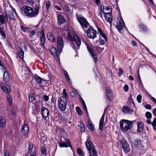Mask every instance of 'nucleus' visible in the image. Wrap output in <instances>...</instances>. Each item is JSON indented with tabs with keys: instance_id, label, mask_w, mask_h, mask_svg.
I'll return each mask as SVG.
<instances>
[{
	"instance_id": "f257e3e1",
	"label": "nucleus",
	"mask_w": 156,
	"mask_h": 156,
	"mask_svg": "<svg viewBox=\"0 0 156 156\" xmlns=\"http://www.w3.org/2000/svg\"><path fill=\"white\" fill-rule=\"evenodd\" d=\"M33 9L27 5L23 6L21 9V12L25 17L30 18L36 17L39 14L40 6L39 5H35Z\"/></svg>"
},
{
	"instance_id": "f03ea898",
	"label": "nucleus",
	"mask_w": 156,
	"mask_h": 156,
	"mask_svg": "<svg viewBox=\"0 0 156 156\" xmlns=\"http://www.w3.org/2000/svg\"><path fill=\"white\" fill-rule=\"evenodd\" d=\"M133 122L125 119L121 120L119 122L120 128L123 131H127L132 127Z\"/></svg>"
},
{
	"instance_id": "7ed1b4c3",
	"label": "nucleus",
	"mask_w": 156,
	"mask_h": 156,
	"mask_svg": "<svg viewBox=\"0 0 156 156\" xmlns=\"http://www.w3.org/2000/svg\"><path fill=\"white\" fill-rule=\"evenodd\" d=\"M85 145L86 147L89 151V156H97L98 153L93 143L90 140L86 141Z\"/></svg>"
},
{
	"instance_id": "20e7f679",
	"label": "nucleus",
	"mask_w": 156,
	"mask_h": 156,
	"mask_svg": "<svg viewBox=\"0 0 156 156\" xmlns=\"http://www.w3.org/2000/svg\"><path fill=\"white\" fill-rule=\"evenodd\" d=\"M67 100L64 97H60L58 100V106L59 109L62 111H64L66 108Z\"/></svg>"
},
{
	"instance_id": "39448f33",
	"label": "nucleus",
	"mask_w": 156,
	"mask_h": 156,
	"mask_svg": "<svg viewBox=\"0 0 156 156\" xmlns=\"http://www.w3.org/2000/svg\"><path fill=\"white\" fill-rule=\"evenodd\" d=\"M67 39L70 40L71 41H75L78 49L79 48L81 42L80 39L78 37L76 33L74 34L73 37L69 33H68V35L67 37Z\"/></svg>"
},
{
	"instance_id": "423d86ee",
	"label": "nucleus",
	"mask_w": 156,
	"mask_h": 156,
	"mask_svg": "<svg viewBox=\"0 0 156 156\" xmlns=\"http://www.w3.org/2000/svg\"><path fill=\"white\" fill-rule=\"evenodd\" d=\"M76 16L77 20L83 27L84 28H87L88 26H89V24L86 19L82 15L78 14Z\"/></svg>"
},
{
	"instance_id": "0eeeda50",
	"label": "nucleus",
	"mask_w": 156,
	"mask_h": 156,
	"mask_svg": "<svg viewBox=\"0 0 156 156\" xmlns=\"http://www.w3.org/2000/svg\"><path fill=\"white\" fill-rule=\"evenodd\" d=\"M64 47V43L62 38L58 37L57 38V47L58 51L59 53H61Z\"/></svg>"
},
{
	"instance_id": "6e6552de",
	"label": "nucleus",
	"mask_w": 156,
	"mask_h": 156,
	"mask_svg": "<svg viewBox=\"0 0 156 156\" xmlns=\"http://www.w3.org/2000/svg\"><path fill=\"white\" fill-rule=\"evenodd\" d=\"M87 34V37L90 38L94 39L97 36L96 31L92 28L88 29Z\"/></svg>"
},
{
	"instance_id": "1a4fd4ad",
	"label": "nucleus",
	"mask_w": 156,
	"mask_h": 156,
	"mask_svg": "<svg viewBox=\"0 0 156 156\" xmlns=\"http://www.w3.org/2000/svg\"><path fill=\"white\" fill-rule=\"evenodd\" d=\"M105 8L104 7L103 12L105 14V19L107 21L110 23V26L111 27L112 23V14L109 12H105Z\"/></svg>"
},
{
	"instance_id": "9d476101",
	"label": "nucleus",
	"mask_w": 156,
	"mask_h": 156,
	"mask_svg": "<svg viewBox=\"0 0 156 156\" xmlns=\"http://www.w3.org/2000/svg\"><path fill=\"white\" fill-rule=\"evenodd\" d=\"M85 44L87 46V50L91 55L94 62H97L98 58L97 57H95L96 56L95 52L94 51L92 48L91 46H88L87 43H86Z\"/></svg>"
},
{
	"instance_id": "9b49d317",
	"label": "nucleus",
	"mask_w": 156,
	"mask_h": 156,
	"mask_svg": "<svg viewBox=\"0 0 156 156\" xmlns=\"http://www.w3.org/2000/svg\"><path fill=\"white\" fill-rule=\"evenodd\" d=\"M8 21V16L6 12H3L0 15V26Z\"/></svg>"
},
{
	"instance_id": "f8f14e48",
	"label": "nucleus",
	"mask_w": 156,
	"mask_h": 156,
	"mask_svg": "<svg viewBox=\"0 0 156 156\" xmlns=\"http://www.w3.org/2000/svg\"><path fill=\"white\" fill-rule=\"evenodd\" d=\"M121 143L122 145L123 149L125 152L126 153L129 152L130 151V148L127 141L126 140H123L121 141Z\"/></svg>"
},
{
	"instance_id": "ddd939ff",
	"label": "nucleus",
	"mask_w": 156,
	"mask_h": 156,
	"mask_svg": "<svg viewBox=\"0 0 156 156\" xmlns=\"http://www.w3.org/2000/svg\"><path fill=\"white\" fill-rule=\"evenodd\" d=\"M41 111L43 118L44 119H46L47 118H48L49 111L47 108L44 107H42Z\"/></svg>"
},
{
	"instance_id": "4468645a",
	"label": "nucleus",
	"mask_w": 156,
	"mask_h": 156,
	"mask_svg": "<svg viewBox=\"0 0 156 156\" xmlns=\"http://www.w3.org/2000/svg\"><path fill=\"white\" fill-rule=\"evenodd\" d=\"M124 25V23L122 20H118L117 24L115 26L119 32L120 33L121 30L123 29Z\"/></svg>"
},
{
	"instance_id": "2eb2a0df",
	"label": "nucleus",
	"mask_w": 156,
	"mask_h": 156,
	"mask_svg": "<svg viewBox=\"0 0 156 156\" xmlns=\"http://www.w3.org/2000/svg\"><path fill=\"white\" fill-rule=\"evenodd\" d=\"M112 94L110 88L109 87H107L106 89V95L108 98L110 100H112Z\"/></svg>"
},
{
	"instance_id": "dca6fc26",
	"label": "nucleus",
	"mask_w": 156,
	"mask_h": 156,
	"mask_svg": "<svg viewBox=\"0 0 156 156\" xmlns=\"http://www.w3.org/2000/svg\"><path fill=\"white\" fill-rule=\"evenodd\" d=\"M40 34L41 44L43 46H44V42L45 41V37L44 34V30H41Z\"/></svg>"
},
{
	"instance_id": "f3484780",
	"label": "nucleus",
	"mask_w": 156,
	"mask_h": 156,
	"mask_svg": "<svg viewBox=\"0 0 156 156\" xmlns=\"http://www.w3.org/2000/svg\"><path fill=\"white\" fill-rule=\"evenodd\" d=\"M57 18L58 22V24H63L65 21V19L61 14H57Z\"/></svg>"
},
{
	"instance_id": "a211bd4d",
	"label": "nucleus",
	"mask_w": 156,
	"mask_h": 156,
	"mask_svg": "<svg viewBox=\"0 0 156 156\" xmlns=\"http://www.w3.org/2000/svg\"><path fill=\"white\" fill-rule=\"evenodd\" d=\"M29 127L28 125L27 124H25L22 127V132L24 135H25L27 133L29 132Z\"/></svg>"
},
{
	"instance_id": "6ab92c4d",
	"label": "nucleus",
	"mask_w": 156,
	"mask_h": 156,
	"mask_svg": "<svg viewBox=\"0 0 156 156\" xmlns=\"http://www.w3.org/2000/svg\"><path fill=\"white\" fill-rule=\"evenodd\" d=\"M137 131L139 133L142 132L144 129V124L142 122H138L137 123Z\"/></svg>"
},
{
	"instance_id": "aec40b11",
	"label": "nucleus",
	"mask_w": 156,
	"mask_h": 156,
	"mask_svg": "<svg viewBox=\"0 0 156 156\" xmlns=\"http://www.w3.org/2000/svg\"><path fill=\"white\" fill-rule=\"evenodd\" d=\"M1 88L3 91L6 93H9L10 92L11 89L10 86L8 85L1 87Z\"/></svg>"
},
{
	"instance_id": "412c9836",
	"label": "nucleus",
	"mask_w": 156,
	"mask_h": 156,
	"mask_svg": "<svg viewBox=\"0 0 156 156\" xmlns=\"http://www.w3.org/2000/svg\"><path fill=\"white\" fill-rule=\"evenodd\" d=\"M105 117V113H104L102 115V116L101 118L100 119V121L99 122V129L101 130H102L103 129V123Z\"/></svg>"
},
{
	"instance_id": "4be33fe9",
	"label": "nucleus",
	"mask_w": 156,
	"mask_h": 156,
	"mask_svg": "<svg viewBox=\"0 0 156 156\" xmlns=\"http://www.w3.org/2000/svg\"><path fill=\"white\" fill-rule=\"evenodd\" d=\"M10 79L8 73L6 71H4L3 74V80L4 81L7 83L9 81Z\"/></svg>"
},
{
	"instance_id": "5701e85b",
	"label": "nucleus",
	"mask_w": 156,
	"mask_h": 156,
	"mask_svg": "<svg viewBox=\"0 0 156 156\" xmlns=\"http://www.w3.org/2000/svg\"><path fill=\"white\" fill-rule=\"evenodd\" d=\"M122 112L124 113H131L133 112V110L129 108L123 106L122 107Z\"/></svg>"
},
{
	"instance_id": "b1692460",
	"label": "nucleus",
	"mask_w": 156,
	"mask_h": 156,
	"mask_svg": "<svg viewBox=\"0 0 156 156\" xmlns=\"http://www.w3.org/2000/svg\"><path fill=\"white\" fill-rule=\"evenodd\" d=\"M47 37L49 40L52 42H54L55 41V38L52 33H48L47 34Z\"/></svg>"
},
{
	"instance_id": "393cba45",
	"label": "nucleus",
	"mask_w": 156,
	"mask_h": 156,
	"mask_svg": "<svg viewBox=\"0 0 156 156\" xmlns=\"http://www.w3.org/2000/svg\"><path fill=\"white\" fill-rule=\"evenodd\" d=\"M6 121L5 119L3 117H0V127L2 128L5 125Z\"/></svg>"
},
{
	"instance_id": "a878e982",
	"label": "nucleus",
	"mask_w": 156,
	"mask_h": 156,
	"mask_svg": "<svg viewBox=\"0 0 156 156\" xmlns=\"http://www.w3.org/2000/svg\"><path fill=\"white\" fill-rule=\"evenodd\" d=\"M141 141L140 139L135 140L133 142V145L136 147H138L141 144Z\"/></svg>"
},
{
	"instance_id": "bb28decb",
	"label": "nucleus",
	"mask_w": 156,
	"mask_h": 156,
	"mask_svg": "<svg viewBox=\"0 0 156 156\" xmlns=\"http://www.w3.org/2000/svg\"><path fill=\"white\" fill-rule=\"evenodd\" d=\"M34 78L35 80L37 82L40 84L41 83L42 81L44 80L43 79L41 78L37 75H35L34 76Z\"/></svg>"
},
{
	"instance_id": "cd10ccee",
	"label": "nucleus",
	"mask_w": 156,
	"mask_h": 156,
	"mask_svg": "<svg viewBox=\"0 0 156 156\" xmlns=\"http://www.w3.org/2000/svg\"><path fill=\"white\" fill-rule=\"evenodd\" d=\"M21 31L24 32H29V28L21 25L20 27Z\"/></svg>"
},
{
	"instance_id": "c85d7f7f",
	"label": "nucleus",
	"mask_w": 156,
	"mask_h": 156,
	"mask_svg": "<svg viewBox=\"0 0 156 156\" xmlns=\"http://www.w3.org/2000/svg\"><path fill=\"white\" fill-rule=\"evenodd\" d=\"M50 51L51 54L55 55V56H57V51L56 48L55 47H51L50 49Z\"/></svg>"
},
{
	"instance_id": "c756f323",
	"label": "nucleus",
	"mask_w": 156,
	"mask_h": 156,
	"mask_svg": "<svg viewBox=\"0 0 156 156\" xmlns=\"http://www.w3.org/2000/svg\"><path fill=\"white\" fill-rule=\"evenodd\" d=\"M18 55L20 58L21 59H23L24 57V51L22 49H20V51L18 52Z\"/></svg>"
},
{
	"instance_id": "7c9ffc66",
	"label": "nucleus",
	"mask_w": 156,
	"mask_h": 156,
	"mask_svg": "<svg viewBox=\"0 0 156 156\" xmlns=\"http://www.w3.org/2000/svg\"><path fill=\"white\" fill-rule=\"evenodd\" d=\"M9 16L11 20H14L15 19V16L12 10L9 13Z\"/></svg>"
},
{
	"instance_id": "2f4dec72",
	"label": "nucleus",
	"mask_w": 156,
	"mask_h": 156,
	"mask_svg": "<svg viewBox=\"0 0 156 156\" xmlns=\"http://www.w3.org/2000/svg\"><path fill=\"white\" fill-rule=\"evenodd\" d=\"M29 147H28V152L29 153L31 152L32 151V149L33 147V145H32L31 142H29L28 144Z\"/></svg>"
},
{
	"instance_id": "473e14b6",
	"label": "nucleus",
	"mask_w": 156,
	"mask_h": 156,
	"mask_svg": "<svg viewBox=\"0 0 156 156\" xmlns=\"http://www.w3.org/2000/svg\"><path fill=\"white\" fill-rule=\"evenodd\" d=\"M0 34L2 37L3 39H5L6 38V36L5 33L1 27H0Z\"/></svg>"
},
{
	"instance_id": "72a5a7b5",
	"label": "nucleus",
	"mask_w": 156,
	"mask_h": 156,
	"mask_svg": "<svg viewBox=\"0 0 156 156\" xmlns=\"http://www.w3.org/2000/svg\"><path fill=\"white\" fill-rule=\"evenodd\" d=\"M12 98L10 95L8 96L7 97V101L9 105L12 104Z\"/></svg>"
},
{
	"instance_id": "f704fd0d",
	"label": "nucleus",
	"mask_w": 156,
	"mask_h": 156,
	"mask_svg": "<svg viewBox=\"0 0 156 156\" xmlns=\"http://www.w3.org/2000/svg\"><path fill=\"white\" fill-rule=\"evenodd\" d=\"M64 74L65 76V77L66 80H67L69 82V81L70 80V78H69V76L68 75V73L66 71H64Z\"/></svg>"
},
{
	"instance_id": "c9c22d12",
	"label": "nucleus",
	"mask_w": 156,
	"mask_h": 156,
	"mask_svg": "<svg viewBox=\"0 0 156 156\" xmlns=\"http://www.w3.org/2000/svg\"><path fill=\"white\" fill-rule=\"evenodd\" d=\"M87 126L88 128L91 131H93L94 129V126L92 124H89Z\"/></svg>"
},
{
	"instance_id": "e433bc0d",
	"label": "nucleus",
	"mask_w": 156,
	"mask_h": 156,
	"mask_svg": "<svg viewBox=\"0 0 156 156\" xmlns=\"http://www.w3.org/2000/svg\"><path fill=\"white\" fill-rule=\"evenodd\" d=\"M80 131L82 132H83L85 131L84 126L83 122L80 123Z\"/></svg>"
},
{
	"instance_id": "4c0bfd02",
	"label": "nucleus",
	"mask_w": 156,
	"mask_h": 156,
	"mask_svg": "<svg viewBox=\"0 0 156 156\" xmlns=\"http://www.w3.org/2000/svg\"><path fill=\"white\" fill-rule=\"evenodd\" d=\"M41 152L42 154H44V155H46L47 154L46 153V150L44 146L42 147L41 148Z\"/></svg>"
},
{
	"instance_id": "58836bf2",
	"label": "nucleus",
	"mask_w": 156,
	"mask_h": 156,
	"mask_svg": "<svg viewBox=\"0 0 156 156\" xmlns=\"http://www.w3.org/2000/svg\"><path fill=\"white\" fill-rule=\"evenodd\" d=\"M35 98L32 95H29V100L30 102H33Z\"/></svg>"
},
{
	"instance_id": "ea45409f",
	"label": "nucleus",
	"mask_w": 156,
	"mask_h": 156,
	"mask_svg": "<svg viewBox=\"0 0 156 156\" xmlns=\"http://www.w3.org/2000/svg\"><path fill=\"white\" fill-rule=\"evenodd\" d=\"M59 147H68V145L65 143H61L59 144Z\"/></svg>"
},
{
	"instance_id": "a19ab883",
	"label": "nucleus",
	"mask_w": 156,
	"mask_h": 156,
	"mask_svg": "<svg viewBox=\"0 0 156 156\" xmlns=\"http://www.w3.org/2000/svg\"><path fill=\"white\" fill-rule=\"evenodd\" d=\"M146 117L148 119H151L152 117V114L149 112H147L146 113Z\"/></svg>"
},
{
	"instance_id": "79ce46f5",
	"label": "nucleus",
	"mask_w": 156,
	"mask_h": 156,
	"mask_svg": "<svg viewBox=\"0 0 156 156\" xmlns=\"http://www.w3.org/2000/svg\"><path fill=\"white\" fill-rule=\"evenodd\" d=\"M66 143L68 144L69 146L71 148V149L73 150V148L69 140L68 139L66 138Z\"/></svg>"
},
{
	"instance_id": "37998d69",
	"label": "nucleus",
	"mask_w": 156,
	"mask_h": 156,
	"mask_svg": "<svg viewBox=\"0 0 156 156\" xmlns=\"http://www.w3.org/2000/svg\"><path fill=\"white\" fill-rule=\"evenodd\" d=\"M76 112L78 113L79 115H81L82 114V112L80 108L78 107H76Z\"/></svg>"
},
{
	"instance_id": "c03bdc74",
	"label": "nucleus",
	"mask_w": 156,
	"mask_h": 156,
	"mask_svg": "<svg viewBox=\"0 0 156 156\" xmlns=\"http://www.w3.org/2000/svg\"><path fill=\"white\" fill-rule=\"evenodd\" d=\"M77 152L80 155H82L83 154V153L82 150L80 148H78L77 149Z\"/></svg>"
},
{
	"instance_id": "a18cd8bd",
	"label": "nucleus",
	"mask_w": 156,
	"mask_h": 156,
	"mask_svg": "<svg viewBox=\"0 0 156 156\" xmlns=\"http://www.w3.org/2000/svg\"><path fill=\"white\" fill-rule=\"evenodd\" d=\"M142 98V96L140 94H139L137 97V100L138 101L139 103H140L141 102V99Z\"/></svg>"
},
{
	"instance_id": "49530a36",
	"label": "nucleus",
	"mask_w": 156,
	"mask_h": 156,
	"mask_svg": "<svg viewBox=\"0 0 156 156\" xmlns=\"http://www.w3.org/2000/svg\"><path fill=\"white\" fill-rule=\"evenodd\" d=\"M137 76L136 77V79H137V81L139 83H141V80L140 77V75L139 72L137 73Z\"/></svg>"
},
{
	"instance_id": "de8ad7c7",
	"label": "nucleus",
	"mask_w": 156,
	"mask_h": 156,
	"mask_svg": "<svg viewBox=\"0 0 156 156\" xmlns=\"http://www.w3.org/2000/svg\"><path fill=\"white\" fill-rule=\"evenodd\" d=\"M35 34V32L34 30H32L29 34V36L30 37L32 38V37Z\"/></svg>"
},
{
	"instance_id": "09e8293b",
	"label": "nucleus",
	"mask_w": 156,
	"mask_h": 156,
	"mask_svg": "<svg viewBox=\"0 0 156 156\" xmlns=\"http://www.w3.org/2000/svg\"><path fill=\"white\" fill-rule=\"evenodd\" d=\"M105 10L106 11H105V12H112V8L111 7H105Z\"/></svg>"
},
{
	"instance_id": "8fccbe9b",
	"label": "nucleus",
	"mask_w": 156,
	"mask_h": 156,
	"mask_svg": "<svg viewBox=\"0 0 156 156\" xmlns=\"http://www.w3.org/2000/svg\"><path fill=\"white\" fill-rule=\"evenodd\" d=\"M144 107L147 109H151V105L149 104H146Z\"/></svg>"
},
{
	"instance_id": "3c124183",
	"label": "nucleus",
	"mask_w": 156,
	"mask_h": 156,
	"mask_svg": "<svg viewBox=\"0 0 156 156\" xmlns=\"http://www.w3.org/2000/svg\"><path fill=\"white\" fill-rule=\"evenodd\" d=\"M66 89H64L63 90V95L62 97H64L66 98V97L67 96V94L66 92Z\"/></svg>"
},
{
	"instance_id": "603ef678",
	"label": "nucleus",
	"mask_w": 156,
	"mask_h": 156,
	"mask_svg": "<svg viewBox=\"0 0 156 156\" xmlns=\"http://www.w3.org/2000/svg\"><path fill=\"white\" fill-rule=\"evenodd\" d=\"M119 76H120L121 75L123 74V71L121 68H119Z\"/></svg>"
},
{
	"instance_id": "864d4df0",
	"label": "nucleus",
	"mask_w": 156,
	"mask_h": 156,
	"mask_svg": "<svg viewBox=\"0 0 156 156\" xmlns=\"http://www.w3.org/2000/svg\"><path fill=\"white\" fill-rule=\"evenodd\" d=\"M46 7L47 9H48L50 7V2L48 1L46 2Z\"/></svg>"
},
{
	"instance_id": "5fc2aeb1",
	"label": "nucleus",
	"mask_w": 156,
	"mask_h": 156,
	"mask_svg": "<svg viewBox=\"0 0 156 156\" xmlns=\"http://www.w3.org/2000/svg\"><path fill=\"white\" fill-rule=\"evenodd\" d=\"M101 35V36L103 37L105 40V41H107V37L105 35V34L104 33H101V34H100Z\"/></svg>"
},
{
	"instance_id": "6e6d98bb",
	"label": "nucleus",
	"mask_w": 156,
	"mask_h": 156,
	"mask_svg": "<svg viewBox=\"0 0 156 156\" xmlns=\"http://www.w3.org/2000/svg\"><path fill=\"white\" fill-rule=\"evenodd\" d=\"M129 89V87L127 85H125L124 87V90L125 92L128 91Z\"/></svg>"
},
{
	"instance_id": "4d7b16f0",
	"label": "nucleus",
	"mask_w": 156,
	"mask_h": 156,
	"mask_svg": "<svg viewBox=\"0 0 156 156\" xmlns=\"http://www.w3.org/2000/svg\"><path fill=\"white\" fill-rule=\"evenodd\" d=\"M153 126H156V118H155L151 123Z\"/></svg>"
},
{
	"instance_id": "13d9d810",
	"label": "nucleus",
	"mask_w": 156,
	"mask_h": 156,
	"mask_svg": "<svg viewBox=\"0 0 156 156\" xmlns=\"http://www.w3.org/2000/svg\"><path fill=\"white\" fill-rule=\"evenodd\" d=\"M70 94L72 97L74 98L75 97V94L73 90H71L70 91Z\"/></svg>"
},
{
	"instance_id": "bf43d9fd",
	"label": "nucleus",
	"mask_w": 156,
	"mask_h": 156,
	"mask_svg": "<svg viewBox=\"0 0 156 156\" xmlns=\"http://www.w3.org/2000/svg\"><path fill=\"white\" fill-rule=\"evenodd\" d=\"M4 156H9V153L8 151L5 150L4 151Z\"/></svg>"
},
{
	"instance_id": "052dcab7",
	"label": "nucleus",
	"mask_w": 156,
	"mask_h": 156,
	"mask_svg": "<svg viewBox=\"0 0 156 156\" xmlns=\"http://www.w3.org/2000/svg\"><path fill=\"white\" fill-rule=\"evenodd\" d=\"M54 7L55 9L58 11H61L62 9L58 5H55Z\"/></svg>"
},
{
	"instance_id": "680f3d73",
	"label": "nucleus",
	"mask_w": 156,
	"mask_h": 156,
	"mask_svg": "<svg viewBox=\"0 0 156 156\" xmlns=\"http://www.w3.org/2000/svg\"><path fill=\"white\" fill-rule=\"evenodd\" d=\"M43 98L46 101H48L49 100V98L48 96L46 95L44 96Z\"/></svg>"
},
{
	"instance_id": "e2e57ef3",
	"label": "nucleus",
	"mask_w": 156,
	"mask_h": 156,
	"mask_svg": "<svg viewBox=\"0 0 156 156\" xmlns=\"http://www.w3.org/2000/svg\"><path fill=\"white\" fill-rule=\"evenodd\" d=\"M80 102L83 104V105L84 104L85 105V104L83 99L81 97H80Z\"/></svg>"
},
{
	"instance_id": "0e129e2a",
	"label": "nucleus",
	"mask_w": 156,
	"mask_h": 156,
	"mask_svg": "<svg viewBox=\"0 0 156 156\" xmlns=\"http://www.w3.org/2000/svg\"><path fill=\"white\" fill-rule=\"evenodd\" d=\"M152 113L155 116H156V108H154L152 111Z\"/></svg>"
},
{
	"instance_id": "69168bd1",
	"label": "nucleus",
	"mask_w": 156,
	"mask_h": 156,
	"mask_svg": "<svg viewBox=\"0 0 156 156\" xmlns=\"http://www.w3.org/2000/svg\"><path fill=\"white\" fill-rule=\"evenodd\" d=\"M83 105V109H84V110L86 111V112H87V107L86 105L85 104L84 105Z\"/></svg>"
},
{
	"instance_id": "338daca9",
	"label": "nucleus",
	"mask_w": 156,
	"mask_h": 156,
	"mask_svg": "<svg viewBox=\"0 0 156 156\" xmlns=\"http://www.w3.org/2000/svg\"><path fill=\"white\" fill-rule=\"evenodd\" d=\"M132 44L133 46H137V44L136 42L135 41H132Z\"/></svg>"
},
{
	"instance_id": "774afa93",
	"label": "nucleus",
	"mask_w": 156,
	"mask_h": 156,
	"mask_svg": "<svg viewBox=\"0 0 156 156\" xmlns=\"http://www.w3.org/2000/svg\"><path fill=\"white\" fill-rule=\"evenodd\" d=\"M98 29L100 34H101V33H103L101 30V29L100 27H98Z\"/></svg>"
}]
</instances>
